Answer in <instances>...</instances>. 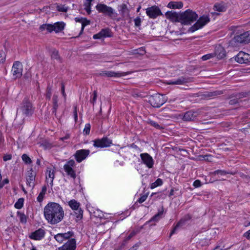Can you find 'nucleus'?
I'll list each match as a JSON object with an SVG mask.
<instances>
[{"label": "nucleus", "mask_w": 250, "mask_h": 250, "mask_svg": "<svg viewBox=\"0 0 250 250\" xmlns=\"http://www.w3.org/2000/svg\"><path fill=\"white\" fill-rule=\"evenodd\" d=\"M44 215L49 223L55 225L63 219L64 211L62 208L58 203H49L44 208Z\"/></svg>", "instance_id": "nucleus-1"}, {"label": "nucleus", "mask_w": 250, "mask_h": 250, "mask_svg": "<svg viewBox=\"0 0 250 250\" xmlns=\"http://www.w3.org/2000/svg\"><path fill=\"white\" fill-rule=\"evenodd\" d=\"M198 18L196 12L191 10L188 9L180 13V22L183 25H190L196 21Z\"/></svg>", "instance_id": "nucleus-2"}, {"label": "nucleus", "mask_w": 250, "mask_h": 250, "mask_svg": "<svg viewBox=\"0 0 250 250\" xmlns=\"http://www.w3.org/2000/svg\"><path fill=\"white\" fill-rule=\"evenodd\" d=\"M209 21L210 18L209 16L208 15H204L200 17L197 21L188 28V32H194L203 27Z\"/></svg>", "instance_id": "nucleus-3"}, {"label": "nucleus", "mask_w": 250, "mask_h": 250, "mask_svg": "<svg viewBox=\"0 0 250 250\" xmlns=\"http://www.w3.org/2000/svg\"><path fill=\"white\" fill-rule=\"evenodd\" d=\"M148 101L153 107L157 108L160 107L165 103L163 95L159 94L150 96Z\"/></svg>", "instance_id": "nucleus-4"}, {"label": "nucleus", "mask_w": 250, "mask_h": 250, "mask_svg": "<svg viewBox=\"0 0 250 250\" xmlns=\"http://www.w3.org/2000/svg\"><path fill=\"white\" fill-rule=\"evenodd\" d=\"M75 166V162L73 160L68 161L63 166V169L68 176L75 179L76 178V174L73 168Z\"/></svg>", "instance_id": "nucleus-5"}, {"label": "nucleus", "mask_w": 250, "mask_h": 250, "mask_svg": "<svg viewBox=\"0 0 250 250\" xmlns=\"http://www.w3.org/2000/svg\"><path fill=\"white\" fill-rule=\"evenodd\" d=\"M21 109L22 114L26 116L31 115L34 111L32 104L27 98L23 100Z\"/></svg>", "instance_id": "nucleus-6"}, {"label": "nucleus", "mask_w": 250, "mask_h": 250, "mask_svg": "<svg viewBox=\"0 0 250 250\" xmlns=\"http://www.w3.org/2000/svg\"><path fill=\"white\" fill-rule=\"evenodd\" d=\"M146 14L151 19H155L158 16L162 15L161 10L156 6H152L146 9Z\"/></svg>", "instance_id": "nucleus-7"}, {"label": "nucleus", "mask_w": 250, "mask_h": 250, "mask_svg": "<svg viewBox=\"0 0 250 250\" xmlns=\"http://www.w3.org/2000/svg\"><path fill=\"white\" fill-rule=\"evenodd\" d=\"M12 72L15 79L20 78L22 74V65L20 62L16 61L14 62Z\"/></svg>", "instance_id": "nucleus-8"}, {"label": "nucleus", "mask_w": 250, "mask_h": 250, "mask_svg": "<svg viewBox=\"0 0 250 250\" xmlns=\"http://www.w3.org/2000/svg\"><path fill=\"white\" fill-rule=\"evenodd\" d=\"M92 142H93V146L95 147L104 148L109 146V140L107 137L97 139Z\"/></svg>", "instance_id": "nucleus-9"}, {"label": "nucleus", "mask_w": 250, "mask_h": 250, "mask_svg": "<svg viewBox=\"0 0 250 250\" xmlns=\"http://www.w3.org/2000/svg\"><path fill=\"white\" fill-rule=\"evenodd\" d=\"M235 60L239 63H250V55L244 52H240L235 56Z\"/></svg>", "instance_id": "nucleus-10"}, {"label": "nucleus", "mask_w": 250, "mask_h": 250, "mask_svg": "<svg viewBox=\"0 0 250 250\" xmlns=\"http://www.w3.org/2000/svg\"><path fill=\"white\" fill-rule=\"evenodd\" d=\"M142 162L146 165V166L151 168L154 165V161L152 157L148 153H144L140 154Z\"/></svg>", "instance_id": "nucleus-11"}, {"label": "nucleus", "mask_w": 250, "mask_h": 250, "mask_svg": "<svg viewBox=\"0 0 250 250\" xmlns=\"http://www.w3.org/2000/svg\"><path fill=\"white\" fill-rule=\"evenodd\" d=\"M36 173L34 171L32 168L27 172L26 175V180L27 185L33 188L35 186V180Z\"/></svg>", "instance_id": "nucleus-12"}, {"label": "nucleus", "mask_w": 250, "mask_h": 250, "mask_svg": "<svg viewBox=\"0 0 250 250\" xmlns=\"http://www.w3.org/2000/svg\"><path fill=\"white\" fill-rule=\"evenodd\" d=\"M90 151L88 149H80L76 151L74 154L75 158L78 163L84 160L89 154Z\"/></svg>", "instance_id": "nucleus-13"}, {"label": "nucleus", "mask_w": 250, "mask_h": 250, "mask_svg": "<svg viewBox=\"0 0 250 250\" xmlns=\"http://www.w3.org/2000/svg\"><path fill=\"white\" fill-rule=\"evenodd\" d=\"M236 42L239 43H248L250 42V30L237 35L234 38Z\"/></svg>", "instance_id": "nucleus-14"}, {"label": "nucleus", "mask_w": 250, "mask_h": 250, "mask_svg": "<svg viewBox=\"0 0 250 250\" xmlns=\"http://www.w3.org/2000/svg\"><path fill=\"white\" fill-rule=\"evenodd\" d=\"M118 11L125 20L130 19V10L125 3L120 5L118 7Z\"/></svg>", "instance_id": "nucleus-15"}, {"label": "nucleus", "mask_w": 250, "mask_h": 250, "mask_svg": "<svg viewBox=\"0 0 250 250\" xmlns=\"http://www.w3.org/2000/svg\"><path fill=\"white\" fill-rule=\"evenodd\" d=\"M76 241L74 238L69 239L62 247L58 248V250H76Z\"/></svg>", "instance_id": "nucleus-16"}, {"label": "nucleus", "mask_w": 250, "mask_h": 250, "mask_svg": "<svg viewBox=\"0 0 250 250\" xmlns=\"http://www.w3.org/2000/svg\"><path fill=\"white\" fill-rule=\"evenodd\" d=\"M188 82V78L180 77L176 79L167 81L166 83L169 85H183Z\"/></svg>", "instance_id": "nucleus-17"}, {"label": "nucleus", "mask_w": 250, "mask_h": 250, "mask_svg": "<svg viewBox=\"0 0 250 250\" xmlns=\"http://www.w3.org/2000/svg\"><path fill=\"white\" fill-rule=\"evenodd\" d=\"M223 93V91L220 90L206 91L203 94L202 97L204 99H212L217 97Z\"/></svg>", "instance_id": "nucleus-18"}, {"label": "nucleus", "mask_w": 250, "mask_h": 250, "mask_svg": "<svg viewBox=\"0 0 250 250\" xmlns=\"http://www.w3.org/2000/svg\"><path fill=\"white\" fill-rule=\"evenodd\" d=\"M191 219V216L189 214L185 215L176 224L170 233V236L174 234L177 229L184 225L187 222Z\"/></svg>", "instance_id": "nucleus-19"}, {"label": "nucleus", "mask_w": 250, "mask_h": 250, "mask_svg": "<svg viewBox=\"0 0 250 250\" xmlns=\"http://www.w3.org/2000/svg\"><path fill=\"white\" fill-rule=\"evenodd\" d=\"M165 15L167 19L172 22H179L180 21V13H177L175 11H170L166 13Z\"/></svg>", "instance_id": "nucleus-20"}, {"label": "nucleus", "mask_w": 250, "mask_h": 250, "mask_svg": "<svg viewBox=\"0 0 250 250\" xmlns=\"http://www.w3.org/2000/svg\"><path fill=\"white\" fill-rule=\"evenodd\" d=\"M197 113L192 110L187 111L183 115H181L182 119L185 121H191L194 120L197 116Z\"/></svg>", "instance_id": "nucleus-21"}, {"label": "nucleus", "mask_w": 250, "mask_h": 250, "mask_svg": "<svg viewBox=\"0 0 250 250\" xmlns=\"http://www.w3.org/2000/svg\"><path fill=\"white\" fill-rule=\"evenodd\" d=\"M54 177V171L47 167L46 171V182L47 184H49L51 187L53 186Z\"/></svg>", "instance_id": "nucleus-22"}, {"label": "nucleus", "mask_w": 250, "mask_h": 250, "mask_svg": "<svg viewBox=\"0 0 250 250\" xmlns=\"http://www.w3.org/2000/svg\"><path fill=\"white\" fill-rule=\"evenodd\" d=\"M213 53L214 54V57L216 56L218 59H223L226 56L225 49L220 45L215 47L214 52Z\"/></svg>", "instance_id": "nucleus-23"}, {"label": "nucleus", "mask_w": 250, "mask_h": 250, "mask_svg": "<svg viewBox=\"0 0 250 250\" xmlns=\"http://www.w3.org/2000/svg\"><path fill=\"white\" fill-rule=\"evenodd\" d=\"M44 231L43 229H40L35 232H33L30 237L34 240H41L44 236Z\"/></svg>", "instance_id": "nucleus-24"}, {"label": "nucleus", "mask_w": 250, "mask_h": 250, "mask_svg": "<svg viewBox=\"0 0 250 250\" xmlns=\"http://www.w3.org/2000/svg\"><path fill=\"white\" fill-rule=\"evenodd\" d=\"M109 37V30L108 28L103 29L99 33L93 35V39H100Z\"/></svg>", "instance_id": "nucleus-25"}, {"label": "nucleus", "mask_w": 250, "mask_h": 250, "mask_svg": "<svg viewBox=\"0 0 250 250\" xmlns=\"http://www.w3.org/2000/svg\"><path fill=\"white\" fill-rule=\"evenodd\" d=\"M227 9V5L223 2L215 3L213 6V10L218 12H225Z\"/></svg>", "instance_id": "nucleus-26"}, {"label": "nucleus", "mask_w": 250, "mask_h": 250, "mask_svg": "<svg viewBox=\"0 0 250 250\" xmlns=\"http://www.w3.org/2000/svg\"><path fill=\"white\" fill-rule=\"evenodd\" d=\"M97 10L104 14H109V7L104 4H98L96 5Z\"/></svg>", "instance_id": "nucleus-27"}, {"label": "nucleus", "mask_w": 250, "mask_h": 250, "mask_svg": "<svg viewBox=\"0 0 250 250\" xmlns=\"http://www.w3.org/2000/svg\"><path fill=\"white\" fill-rule=\"evenodd\" d=\"M164 213V208L162 207L161 209L158 210V212L153 216L150 220L147 222L146 223H148L152 221L158 222L161 218L162 216Z\"/></svg>", "instance_id": "nucleus-28"}, {"label": "nucleus", "mask_w": 250, "mask_h": 250, "mask_svg": "<svg viewBox=\"0 0 250 250\" xmlns=\"http://www.w3.org/2000/svg\"><path fill=\"white\" fill-rule=\"evenodd\" d=\"M183 6L182 1H170L168 3L167 7L171 9H180Z\"/></svg>", "instance_id": "nucleus-29"}, {"label": "nucleus", "mask_w": 250, "mask_h": 250, "mask_svg": "<svg viewBox=\"0 0 250 250\" xmlns=\"http://www.w3.org/2000/svg\"><path fill=\"white\" fill-rule=\"evenodd\" d=\"M65 23L63 22H57L54 24V31L56 33L61 32L64 27Z\"/></svg>", "instance_id": "nucleus-30"}, {"label": "nucleus", "mask_w": 250, "mask_h": 250, "mask_svg": "<svg viewBox=\"0 0 250 250\" xmlns=\"http://www.w3.org/2000/svg\"><path fill=\"white\" fill-rule=\"evenodd\" d=\"M53 101V109L52 113L55 115H56L57 109L58 107V96L56 95H54L52 99Z\"/></svg>", "instance_id": "nucleus-31"}, {"label": "nucleus", "mask_w": 250, "mask_h": 250, "mask_svg": "<svg viewBox=\"0 0 250 250\" xmlns=\"http://www.w3.org/2000/svg\"><path fill=\"white\" fill-rule=\"evenodd\" d=\"M131 72L128 71L126 72H115L113 71H110V77H124L127 74H131Z\"/></svg>", "instance_id": "nucleus-32"}, {"label": "nucleus", "mask_w": 250, "mask_h": 250, "mask_svg": "<svg viewBox=\"0 0 250 250\" xmlns=\"http://www.w3.org/2000/svg\"><path fill=\"white\" fill-rule=\"evenodd\" d=\"M68 205L73 210L80 208V203L74 199L70 200Z\"/></svg>", "instance_id": "nucleus-33"}, {"label": "nucleus", "mask_w": 250, "mask_h": 250, "mask_svg": "<svg viewBox=\"0 0 250 250\" xmlns=\"http://www.w3.org/2000/svg\"><path fill=\"white\" fill-rule=\"evenodd\" d=\"M94 0H85V1L84 3V9L86 11L88 14H90L91 13V6L92 5V1Z\"/></svg>", "instance_id": "nucleus-34"}, {"label": "nucleus", "mask_w": 250, "mask_h": 250, "mask_svg": "<svg viewBox=\"0 0 250 250\" xmlns=\"http://www.w3.org/2000/svg\"><path fill=\"white\" fill-rule=\"evenodd\" d=\"M212 174L214 175L220 174L221 175H225L228 174L234 175L235 174V172L227 171L223 170L218 169V170H215L212 173Z\"/></svg>", "instance_id": "nucleus-35"}, {"label": "nucleus", "mask_w": 250, "mask_h": 250, "mask_svg": "<svg viewBox=\"0 0 250 250\" xmlns=\"http://www.w3.org/2000/svg\"><path fill=\"white\" fill-rule=\"evenodd\" d=\"M147 123L157 129H164V127L163 126H161L160 125H159L157 122H155V121H152L150 119H148V120L147 121Z\"/></svg>", "instance_id": "nucleus-36"}, {"label": "nucleus", "mask_w": 250, "mask_h": 250, "mask_svg": "<svg viewBox=\"0 0 250 250\" xmlns=\"http://www.w3.org/2000/svg\"><path fill=\"white\" fill-rule=\"evenodd\" d=\"M74 212L78 220H81L83 218V210L81 208H80L76 210H74Z\"/></svg>", "instance_id": "nucleus-37"}, {"label": "nucleus", "mask_w": 250, "mask_h": 250, "mask_svg": "<svg viewBox=\"0 0 250 250\" xmlns=\"http://www.w3.org/2000/svg\"><path fill=\"white\" fill-rule=\"evenodd\" d=\"M24 199L22 198H19L15 204V207L17 209H21L23 206Z\"/></svg>", "instance_id": "nucleus-38"}, {"label": "nucleus", "mask_w": 250, "mask_h": 250, "mask_svg": "<svg viewBox=\"0 0 250 250\" xmlns=\"http://www.w3.org/2000/svg\"><path fill=\"white\" fill-rule=\"evenodd\" d=\"M51 58L53 60H56L58 61H60L61 58L59 54V52L56 50H53L52 51L51 55Z\"/></svg>", "instance_id": "nucleus-39"}, {"label": "nucleus", "mask_w": 250, "mask_h": 250, "mask_svg": "<svg viewBox=\"0 0 250 250\" xmlns=\"http://www.w3.org/2000/svg\"><path fill=\"white\" fill-rule=\"evenodd\" d=\"M163 184V181L161 179L158 178L157 179L156 181L151 184L150 188H154L156 187L161 186Z\"/></svg>", "instance_id": "nucleus-40"}, {"label": "nucleus", "mask_w": 250, "mask_h": 250, "mask_svg": "<svg viewBox=\"0 0 250 250\" xmlns=\"http://www.w3.org/2000/svg\"><path fill=\"white\" fill-rule=\"evenodd\" d=\"M89 23H90V21L89 20H87L85 18H83V21L82 22L81 30L80 31V32L79 33V35L78 36H79L80 35H81L83 33L84 27L86 25L89 24Z\"/></svg>", "instance_id": "nucleus-41"}, {"label": "nucleus", "mask_w": 250, "mask_h": 250, "mask_svg": "<svg viewBox=\"0 0 250 250\" xmlns=\"http://www.w3.org/2000/svg\"><path fill=\"white\" fill-rule=\"evenodd\" d=\"M21 159L26 164H30L32 162L31 158L26 154H23L21 156Z\"/></svg>", "instance_id": "nucleus-42"}, {"label": "nucleus", "mask_w": 250, "mask_h": 250, "mask_svg": "<svg viewBox=\"0 0 250 250\" xmlns=\"http://www.w3.org/2000/svg\"><path fill=\"white\" fill-rule=\"evenodd\" d=\"M133 53L135 54H139L140 55H143L146 53L145 48L140 47L138 49L133 50Z\"/></svg>", "instance_id": "nucleus-43"}, {"label": "nucleus", "mask_w": 250, "mask_h": 250, "mask_svg": "<svg viewBox=\"0 0 250 250\" xmlns=\"http://www.w3.org/2000/svg\"><path fill=\"white\" fill-rule=\"evenodd\" d=\"M64 239V240L69 239L71 237H72L74 233L72 231H69L67 232L61 233Z\"/></svg>", "instance_id": "nucleus-44"}, {"label": "nucleus", "mask_w": 250, "mask_h": 250, "mask_svg": "<svg viewBox=\"0 0 250 250\" xmlns=\"http://www.w3.org/2000/svg\"><path fill=\"white\" fill-rule=\"evenodd\" d=\"M52 94V87L50 85H48L46 88V93L45 95L46 98L50 100Z\"/></svg>", "instance_id": "nucleus-45"}, {"label": "nucleus", "mask_w": 250, "mask_h": 250, "mask_svg": "<svg viewBox=\"0 0 250 250\" xmlns=\"http://www.w3.org/2000/svg\"><path fill=\"white\" fill-rule=\"evenodd\" d=\"M57 10L60 12H66L68 9V7L65 6L64 5H58L57 7Z\"/></svg>", "instance_id": "nucleus-46"}, {"label": "nucleus", "mask_w": 250, "mask_h": 250, "mask_svg": "<svg viewBox=\"0 0 250 250\" xmlns=\"http://www.w3.org/2000/svg\"><path fill=\"white\" fill-rule=\"evenodd\" d=\"M249 95H250V91L242 92L238 94L237 95V97L238 98V99H241L244 97H248Z\"/></svg>", "instance_id": "nucleus-47"}, {"label": "nucleus", "mask_w": 250, "mask_h": 250, "mask_svg": "<svg viewBox=\"0 0 250 250\" xmlns=\"http://www.w3.org/2000/svg\"><path fill=\"white\" fill-rule=\"evenodd\" d=\"M91 125L90 124L88 123L85 124L83 132L85 135H88L90 133Z\"/></svg>", "instance_id": "nucleus-48"}, {"label": "nucleus", "mask_w": 250, "mask_h": 250, "mask_svg": "<svg viewBox=\"0 0 250 250\" xmlns=\"http://www.w3.org/2000/svg\"><path fill=\"white\" fill-rule=\"evenodd\" d=\"M214 57V54L213 53H209L203 56L201 58L203 61H207L211 58Z\"/></svg>", "instance_id": "nucleus-49"}, {"label": "nucleus", "mask_w": 250, "mask_h": 250, "mask_svg": "<svg viewBox=\"0 0 250 250\" xmlns=\"http://www.w3.org/2000/svg\"><path fill=\"white\" fill-rule=\"evenodd\" d=\"M54 238L57 242L60 243H62L64 241V239L62 235V234L61 233H58L55 235L54 236Z\"/></svg>", "instance_id": "nucleus-50"}, {"label": "nucleus", "mask_w": 250, "mask_h": 250, "mask_svg": "<svg viewBox=\"0 0 250 250\" xmlns=\"http://www.w3.org/2000/svg\"><path fill=\"white\" fill-rule=\"evenodd\" d=\"M148 193H146L143 195H142L139 198V199L137 200V202H139V203H143L144 202H145L146 201V199L147 196H148Z\"/></svg>", "instance_id": "nucleus-51"}, {"label": "nucleus", "mask_w": 250, "mask_h": 250, "mask_svg": "<svg viewBox=\"0 0 250 250\" xmlns=\"http://www.w3.org/2000/svg\"><path fill=\"white\" fill-rule=\"evenodd\" d=\"M135 26L136 27L140 26L141 24V19L140 17H137L134 20Z\"/></svg>", "instance_id": "nucleus-52"}, {"label": "nucleus", "mask_w": 250, "mask_h": 250, "mask_svg": "<svg viewBox=\"0 0 250 250\" xmlns=\"http://www.w3.org/2000/svg\"><path fill=\"white\" fill-rule=\"evenodd\" d=\"M20 221L22 223H26L27 221L26 216L23 213H18Z\"/></svg>", "instance_id": "nucleus-53"}, {"label": "nucleus", "mask_w": 250, "mask_h": 250, "mask_svg": "<svg viewBox=\"0 0 250 250\" xmlns=\"http://www.w3.org/2000/svg\"><path fill=\"white\" fill-rule=\"evenodd\" d=\"M46 30H47L49 32H51L53 31H54V24H46Z\"/></svg>", "instance_id": "nucleus-54"}, {"label": "nucleus", "mask_w": 250, "mask_h": 250, "mask_svg": "<svg viewBox=\"0 0 250 250\" xmlns=\"http://www.w3.org/2000/svg\"><path fill=\"white\" fill-rule=\"evenodd\" d=\"M73 116L75 122L76 123L78 120L77 107L76 105L74 106Z\"/></svg>", "instance_id": "nucleus-55"}, {"label": "nucleus", "mask_w": 250, "mask_h": 250, "mask_svg": "<svg viewBox=\"0 0 250 250\" xmlns=\"http://www.w3.org/2000/svg\"><path fill=\"white\" fill-rule=\"evenodd\" d=\"M5 60V55L4 52L1 50L0 51V62L3 63Z\"/></svg>", "instance_id": "nucleus-56"}, {"label": "nucleus", "mask_w": 250, "mask_h": 250, "mask_svg": "<svg viewBox=\"0 0 250 250\" xmlns=\"http://www.w3.org/2000/svg\"><path fill=\"white\" fill-rule=\"evenodd\" d=\"M138 232V231H133L131 232L125 238L126 241L129 240L130 239H131L132 237H133L134 235L136 234V233Z\"/></svg>", "instance_id": "nucleus-57"}, {"label": "nucleus", "mask_w": 250, "mask_h": 250, "mask_svg": "<svg viewBox=\"0 0 250 250\" xmlns=\"http://www.w3.org/2000/svg\"><path fill=\"white\" fill-rule=\"evenodd\" d=\"M193 186L196 188L200 187L202 186L201 182L199 180H196L193 182Z\"/></svg>", "instance_id": "nucleus-58"}, {"label": "nucleus", "mask_w": 250, "mask_h": 250, "mask_svg": "<svg viewBox=\"0 0 250 250\" xmlns=\"http://www.w3.org/2000/svg\"><path fill=\"white\" fill-rule=\"evenodd\" d=\"M8 183L9 180L8 179H5L2 182H0V189L2 188L5 184H7Z\"/></svg>", "instance_id": "nucleus-59"}, {"label": "nucleus", "mask_w": 250, "mask_h": 250, "mask_svg": "<svg viewBox=\"0 0 250 250\" xmlns=\"http://www.w3.org/2000/svg\"><path fill=\"white\" fill-rule=\"evenodd\" d=\"M96 98H97V93H96V91H94V93H93V97L90 102L92 104H94V103L95 102V101L96 100Z\"/></svg>", "instance_id": "nucleus-60"}, {"label": "nucleus", "mask_w": 250, "mask_h": 250, "mask_svg": "<svg viewBox=\"0 0 250 250\" xmlns=\"http://www.w3.org/2000/svg\"><path fill=\"white\" fill-rule=\"evenodd\" d=\"M43 197H44V195H42V194L40 193L37 197L38 201L39 202H42L43 200Z\"/></svg>", "instance_id": "nucleus-61"}, {"label": "nucleus", "mask_w": 250, "mask_h": 250, "mask_svg": "<svg viewBox=\"0 0 250 250\" xmlns=\"http://www.w3.org/2000/svg\"><path fill=\"white\" fill-rule=\"evenodd\" d=\"M61 90H62V94L63 95V96L65 98V97H66V94H65V91H64V84L63 83H62Z\"/></svg>", "instance_id": "nucleus-62"}, {"label": "nucleus", "mask_w": 250, "mask_h": 250, "mask_svg": "<svg viewBox=\"0 0 250 250\" xmlns=\"http://www.w3.org/2000/svg\"><path fill=\"white\" fill-rule=\"evenodd\" d=\"M244 236L248 239H250V229L244 234Z\"/></svg>", "instance_id": "nucleus-63"}, {"label": "nucleus", "mask_w": 250, "mask_h": 250, "mask_svg": "<svg viewBox=\"0 0 250 250\" xmlns=\"http://www.w3.org/2000/svg\"><path fill=\"white\" fill-rule=\"evenodd\" d=\"M140 246V243H137L135 245H134L133 247H132L129 250H137L138 248Z\"/></svg>", "instance_id": "nucleus-64"}]
</instances>
